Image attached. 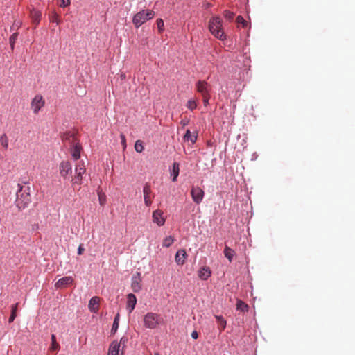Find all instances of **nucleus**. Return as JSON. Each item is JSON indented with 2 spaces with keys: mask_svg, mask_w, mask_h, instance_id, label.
Instances as JSON below:
<instances>
[{
  "mask_svg": "<svg viewBox=\"0 0 355 355\" xmlns=\"http://www.w3.org/2000/svg\"><path fill=\"white\" fill-rule=\"evenodd\" d=\"M236 309L241 312H248L249 309L248 305L242 301L241 300H237L236 301Z\"/></svg>",
  "mask_w": 355,
  "mask_h": 355,
  "instance_id": "4be33fe9",
  "label": "nucleus"
},
{
  "mask_svg": "<svg viewBox=\"0 0 355 355\" xmlns=\"http://www.w3.org/2000/svg\"><path fill=\"white\" fill-rule=\"evenodd\" d=\"M51 21L55 22L57 24H60L59 15L57 13H53L51 18Z\"/></svg>",
  "mask_w": 355,
  "mask_h": 355,
  "instance_id": "e433bc0d",
  "label": "nucleus"
},
{
  "mask_svg": "<svg viewBox=\"0 0 355 355\" xmlns=\"http://www.w3.org/2000/svg\"><path fill=\"white\" fill-rule=\"evenodd\" d=\"M51 341H52V344H51V349L52 350H56L59 347V345L56 343V338H55V336L54 334L51 335Z\"/></svg>",
  "mask_w": 355,
  "mask_h": 355,
  "instance_id": "473e14b6",
  "label": "nucleus"
},
{
  "mask_svg": "<svg viewBox=\"0 0 355 355\" xmlns=\"http://www.w3.org/2000/svg\"><path fill=\"white\" fill-rule=\"evenodd\" d=\"M216 319L218 324L220 326V331H222L226 327V321L222 316L216 315Z\"/></svg>",
  "mask_w": 355,
  "mask_h": 355,
  "instance_id": "cd10ccee",
  "label": "nucleus"
},
{
  "mask_svg": "<svg viewBox=\"0 0 355 355\" xmlns=\"http://www.w3.org/2000/svg\"><path fill=\"white\" fill-rule=\"evenodd\" d=\"M144 326L150 329H155L164 324L163 317L158 313L148 312L143 318Z\"/></svg>",
  "mask_w": 355,
  "mask_h": 355,
  "instance_id": "f03ea898",
  "label": "nucleus"
},
{
  "mask_svg": "<svg viewBox=\"0 0 355 355\" xmlns=\"http://www.w3.org/2000/svg\"><path fill=\"white\" fill-rule=\"evenodd\" d=\"M159 32L162 33L164 31V21L162 19H157L156 21Z\"/></svg>",
  "mask_w": 355,
  "mask_h": 355,
  "instance_id": "f704fd0d",
  "label": "nucleus"
},
{
  "mask_svg": "<svg viewBox=\"0 0 355 355\" xmlns=\"http://www.w3.org/2000/svg\"><path fill=\"white\" fill-rule=\"evenodd\" d=\"M103 198H102V197L101 196H99V201H100V204L101 205H103Z\"/></svg>",
  "mask_w": 355,
  "mask_h": 355,
  "instance_id": "37998d69",
  "label": "nucleus"
},
{
  "mask_svg": "<svg viewBox=\"0 0 355 355\" xmlns=\"http://www.w3.org/2000/svg\"><path fill=\"white\" fill-rule=\"evenodd\" d=\"M197 107V101L195 98L189 99L187 103V107L190 110H193Z\"/></svg>",
  "mask_w": 355,
  "mask_h": 355,
  "instance_id": "c85d7f7f",
  "label": "nucleus"
},
{
  "mask_svg": "<svg viewBox=\"0 0 355 355\" xmlns=\"http://www.w3.org/2000/svg\"><path fill=\"white\" fill-rule=\"evenodd\" d=\"M196 87L197 92H199L202 96L210 95V85L205 80H198L196 84Z\"/></svg>",
  "mask_w": 355,
  "mask_h": 355,
  "instance_id": "9d476101",
  "label": "nucleus"
},
{
  "mask_svg": "<svg viewBox=\"0 0 355 355\" xmlns=\"http://www.w3.org/2000/svg\"><path fill=\"white\" fill-rule=\"evenodd\" d=\"M191 337L193 338V339H197L198 338V333L196 331H193L192 333H191Z\"/></svg>",
  "mask_w": 355,
  "mask_h": 355,
  "instance_id": "79ce46f5",
  "label": "nucleus"
},
{
  "mask_svg": "<svg viewBox=\"0 0 355 355\" xmlns=\"http://www.w3.org/2000/svg\"><path fill=\"white\" fill-rule=\"evenodd\" d=\"M153 223H156L158 226L161 227L165 224L166 216L164 215L163 211L160 209H156L153 212L152 215Z\"/></svg>",
  "mask_w": 355,
  "mask_h": 355,
  "instance_id": "9b49d317",
  "label": "nucleus"
},
{
  "mask_svg": "<svg viewBox=\"0 0 355 355\" xmlns=\"http://www.w3.org/2000/svg\"><path fill=\"white\" fill-rule=\"evenodd\" d=\"M86 168L85 166V163L83 162H80L76 166L75 168V178L72 179V182L73 184H81L83 175L85 173Z\"/></svg>",
  "mask_w": 355,
  "mask_h": 355,
  "instance_id": "423d86ee",
  "label": "nucleus"
},
{
  "mask_svg": "<svg viewBox=\"0 0 355 355\" xmlns=\"http://www.w3.org/2000/svg\"><path fill=\"white\" fill-rule=\"evenodd\" d=\"M180 173V164L178 162H174L173 164V168L171 172V175L173 176L172 181L176 182L177 178Z\"/></svg>",
  "mask_w": 355,
  "mask_h": 355,
  "instance_id": "412c9836",
  "label": "nucleus"
},
{
  "mask_svg": "<svg viewBox=\"0 0 355 355\" xmlns=\"http://www.w3.org/2000/svg\"><path fill=\"white\" fill-rule=\"evenodd\" d=\"M61 3L60 6L62 7H67L70 5V0H60Z\"/></svg>",
  "mask_w": 355,
  "mask_h": 355,
  "instance_id": "58836bf2",
  "label": "nucleus"
},
{
  "mask_svg": "<svg viewBox=\"0 0 355 355\" xmlns=\"http://www.w3.org/2000/svg\"><path fill=\"white\" fill-rule=\"evenodd\" d=\"M202 97V101H203L205 106H207L209 104V101L211 97L210 95H206V96H203Z\"/></svg>",
  "mask_w": 355,
  "mask_h": 355,
  "instance_id": "4c0bfd02",
  "label": "nucleus"
},
{
  "mask_svg": "<svg viewBox=\"0 0 355 355\" xmlns=\"http://www.w3.org/2000/svg\"><path fill=\"white\" fill-rule=\"evenodd\" d=\"M184 140L187 141H191V142L193 144L197 140V135H192L190 130H187L184 136Z\"/></svg>",
  "mask_w": 355,
  "mask_h": 355,
  "instance_id": "b1692460",
  "label": "nucleus"
},
{
  "mask_svg": "<svg viewBox=\"0 0 355 355\" xmlns=\"http://www.w3.org/2000/svg\"><path fill=\"white\" fill-rule=\"evenodd\" d=\"M187 258V253L184 250H179L176 252L175 260L178 265L182 266Z\"/></svg>",
  "mask_w": 355,
  "mask_h": 355,
  "instance_id": "a211bd4d",
  "label": "nucleus"
},
{
  "mask_svg": "<svg viewBox=\"0 0 355 355\" xmlns=\"http://www.w3.org/2000/svg\"><path fill=\"white\" fill-rule=\"evenodd\" d=\"M209 30L214 37L225 40L226 36L223 31L222 19L219 17H213L209 21Z\"/></svg>",
  "mask_w": 355,
  "mask_h": 355,
  "instance_id": "f257e3e1",
  "label": "nucleus"
},
{
  "mask_svg": "<svg viewBox=\"0 0 355 355\" xmlns=\"http://www.w3.org/2000/svg\"><path fill=\"white\" fill-rule=\"evenodd\" d=\"M100 297L94 296L89 302L88 307L91 312L97 313L99 310Z\"/></svg>",
  "mask_w": 355,
  "mask_h": 355,
  "instance_id": "2eb2a0df",
  "label": "nucleus"
},
{
  "mask_svg": "<svg viewBox=\"0 0 355 355\" xmlns=\"http://www.w3.org/2000/svg\"><path fill=\"white\" fill-rule=\"evenodd\" d=\"M211 275L209 267H202L198 271V277L202 280H207Z\"/></svg>",
  "mask_w": 355,
  "mask_h": 355,
  "instance_id": "6ab92c4d",
  "label": "nucleus"
},
{
  "mask_svg": "<svg viewBox=\"0 0 355 355\" xmlns=\"http://www.w3.org/2000/svg\"><path fill=\"white\" fill-rule=\"evenodd\" d=\"M73 282L72 277L68 276L60 279L55 284L57 288H64L67 285L71 284Z\"/></svg>",
  "mask_w": 355,
  "mask_h": 355,
  "instance_id": "dca6fc26",
  "label": "nucleus"
},
{
  "mask_svg": "<svg viewBox=\"0 0 355 355\" xmlns=\"http://www.w3.org/2000/svg\"><path fill=\"white\" fill-rule=\"evenodd\" d=\"M18 307V303H16L15 304L12 306V310H11V315L8 319L9 323H11L14 321L17 316V311Z\"/></svg>",
  "mask_w": 355,
  "mask_h": 355,
  "instance_id": "393cba45",
  "label": "nucleus"
},
{
  "mask_svg": "<svg viewBox=\"0 0 355 355\" xmlns=\"http://www.w3.org/2000/svg\"><path fill=\"white\" fill-rule=\"evenodd\" d=\"M174 242V238L171 236L166 237L162 242V245L166 248L170 247Z\"/></svg>",
  "mask_w": 355,
  "mask_h": 355,
  "instance_id": "bb28decb",
  "label": "nucleus"
},
{
  "mask_svg": "<svg viewBox=\"0 0 355 355\" xmlns=\"http://www.w3.org/2000/svg\"><path fill=\"white\" fill-rule=\"evenodd\" d=\"M154 355H160L159 353H155Z\"/></svg>",
  "mask_w": 355,
  "mask_h": 355,
  "instance_id": "c03bdc74",
  "label": "nucleus"
},
{
  "mask_svg": "<svg viewBox=\"0 0 355 355\" xmlns=\"http://www.w3.org/2000/svg\"><path fill=\"white\" fill-rule=\"evenodd\" d=\"M59 172L64 179H67L68 175L72 173L71 163L69 161H62L59 165Z\"/></svg>",
  "mask_w": 355,
  "mask_h": 355,
  "instance_id": "1a4fd4ad",
  "label": "nucleus"
},
{
  "mask_svg": "<svg viewBox=\"0 0 355 355\" xmlns=\"http://www.w3.org/2000/svg\"><path fill=\"white\" fill-rule=\"evenodd\" d=\"M18 187L19 189L17 193L15 204L19 209H24L27 207L31 202V196L28 192L22 190V186L18 184Z\"/></svg>",
  "mask_w": 355,
  "mask_h": 355,
  "instance_id": "39448f33",
  "label": "nucleus"
},
{
  "mask_svg": "<svg viewBox=\"0 0 355 355\" xmlns=\"http://www.w3.org/2000/svg\"><path fill=\"white\" fill-rule=\"evenodd\" d=\"M155 16V12L152 10H141L132 17V24L136 28L140 27L146 21L151 19Z\"/></svg>",
  "mask_w": 355,
  "mask_h": 355,
  "instance_id": "20e7f679",
  "label": "nucleus"
},
{
  "mask_svg": "<svg viewBox=\"0 0 355 355\" xmlns=\"http://www.w3.org/2000/svg\"><path fill=\"white\" fill-rule=\"evenodd\" d=\"M144 203L147 207H150L153 203V198L151 197V188L148 183H146L143 187Z\"/></svg>",
  "mask_w": 355,
  "mask_h": 355,
  "instance_id": "f8f14e48",
  "label": "nucleus"
},
{
  "mask_svg": "<svg viewBox=\"0 0 355 355\" xmlns=\"http://www.w3.org/2000/svg\"><path fill=\"white\" fill-rule=\"evenodd\" d=\"M45 101L41 95H36L31 103V109L34 114H37L40 109L44 106Z\"/></svg>",
  "mask_w": 355,
  "mask_h": 355,
  "instance_id": "6e6552de",
  "label": "nucleus"
},
{
  "mask_svg": "<svg viewBox=\"0 0 355 355\" xmlns=\"http://www.w3.org/2000/svg\"><path fill=\"white\" fill-rule=\"evenodd\" d=\"M235 254V252L231 249L227 245H225L224 249V255L229 260L230 262H232V258Z\"/></svg>",
  "mask_w": 355,
  "mask_h": 355,
  "instance_id": "5701e85b",
  "label": "nucleus"
},
{
  "mask_svg": "<svg viewBox=\"0 0 355 355\" xmlns=\"http://www.w3.org/2000/svg\"><path fill=\"white\" fill-rule=\"evenodd\" d=\"M141 273L137 272L132 277L131 288L135 293L140 291L141 289Z\"/></svg>",
  "mask_w": 355,
  "mask_h": 355,
  "instance_id": "ddd939ff",
  "label": "nucleus"
},
{
  "mask_svg": "<svg viewBox=\"0 0 355 355\" xmlns=\"http://www.w3.org/2000/svg\"><path fill=\"white\" fill-rule=\"evenodd\" d=\"M62 139L64 141H68L71 144V153L72 157L75 160H78L80 157L82 146L78 141H76L75 134L71 132H66L64 134Z\"/></svg>",
  "mask_w": 355,
  "mask_h": 355,
  "instance_id": "7ed1b4c3",
  "label": "nucleus"
},
{
  "mask_svg": "<svg viewBox=\"0 0 355 355\" xmlns=\"http://www.w3.org/2000/svg\"><path fill=\"white\" fill-rule=\"evenodd\" d=\"M0 143H1V146L3 148H5L6 149L8 148V138L6 136V134H3L2 135H1V137H0Z\"/></svg>",
  "mask_w": 355,
  "mask_h": 355,
  "instance_id": "c756f323",
  "label": "nucleus"
},
{
  "mask_svg": "<svg viewBox=\"0 0 355 355\" xmlns=\"http://www.w3.org/2000/svg\"><path fill=\"white\" fill-rule=\"evenodd\" d=\"M17 37H18V33H15L10 37V47H11V49H12V50L14 49L15 44L16 42Z\"/></svg>",
  "mask_w": 355,
  "mask_h": 355,
  "instance_id": "2f4dec72",
  "label": "nucleus"
},
{
  "mask_svg": "<svg viewBox=\"0 0 355 355\" xmlns=\"http://www.w3.org/2000/svg\"><path fill=\"white\" fill-rule=\"evenodd\" d=\"M121 144L123 146V148H125L126 147V139L124 135H121Z\"/></svg>",
  "mask_w": 355,
  "mask_h": 355,
  "instance_id": "ea45409f",
  "label": "nucleus"
},
{
  "mask_svg": "<svg viewBox=\"0 0 355 355\" xmlns=\"http://www.w3.org/2000/svg\"><path fill=\"white\" fill-rule=\"evenodd\" d=\"M223 15L225 19L232 20L234 18V12H232L230 10H225L223 12Z\"/></svg>",
  "mask_w": 355,
  "mask_h": 355,
  "instance_id": "72a5a7b5",
  "label": "nucleus"
},
{
  "mask_svg": "<svg viewBox=\"0 0 355 355\" xmlns=\"http://www.w3.org/2000/svg\"><path fill=\"white\" fill-rule=\"evenodd\" d=\"M127 340L124 337L121 338L120 343L117 341H113L109 347L107 355H119V349L121 347V343L122 342H125Z\"/></svg>",
  "mask_w": 355,
  "mask_h": 355,
  "instance_id": "4468645a",
  "label": "nucleus"
},
{
  "mask_svg": "<svg viewBox=\"0 0 355 355\" xmlns=\"http://www.w3.org/2000/svg\"><path fill=\"white\" fill-rule=\"evenodd\" d=\"M191 196L193 202L200 204L205 196L204 191L199 187H192L191 189Z\"/></svg>",
  "mask_w": 355,
  "mask_h": 355,
  "instance_id": "0eeeda50",
  "label": "nucleus"
},
{
  "mask_svg": "<svg viewBox=\"0 0 355 355\" xmlns=\"http://www.w3.org/2000/svg\"><path fill=\"white\" fill-rule=\"evenodd\" d=\"M30 15H31L33 22L35 24V26H37L40 21V18H41V15H42L41 12L38 10L33 9V10H31Z\"/></svg>",
  "mask_w": 355,
  "mask_h": 355,
  "instance_id": "aec40b11",
  "label": "nucleus"
},
{
  "mask_svg": "<svg viewBox=\"0 0 355 355\" xmlns=\"http://www.w3.org/2000/svg\"><path fill=\"white\" fill-rule=\"evenodd\" d=\"M236 21L238 24H241L243 27L247 25V21L241 16H238Z\"/></svg>",
  "mask_w": 355,
  "mask_h": 355,
  "instance_id": "c9c22d12",
  "label": "nucleus"
},
{
  "mask_svg": "<svg viewBox=\"0 0 355 355\" xmlns=\"http://www.w3.org/2000/svg\"><path fill=\"white\" fill-rule=\"evenodd\" d=\"M136 304V296L132 293L128 294L127 295V309L128 310L130 313H132V311L135 309Z\"/></svg>",
  "mask_w": 355,
  "mask_h": 355,
  "instance_id": "f3484780",
  "label": "nucleus"
},
{
  "mask_svg": "<svg viewBox=\"0 0 355 355\" xmlns=\"http://www.w3.org/2000/svg\"><path fill=\"white\" fill-rule=\"evenodd\" d=\"M119 318H120V315L118 313L116 315L115 318H114V322H113V324H112V329H111V331L113 334H115L116 331H117L118 328H119Z\"/></svg>",
  "mask_w": 355,
  "mask_h": 355,
  "instance_id": "a878e982",
  "label": "nucleus"
},
{
  "mask_svg": "<svg viewBox=\"0 0 355 355\" xmlns=\"http://www.w3.org/2000/svg\"><path fill=\"white\" fill-rule=\"evenodd\" d=\"M135 149L137 153H141L144 150L143 142L141 140L136 141L135 144Z\"/></svg>",
  "mask_w": 355,
  "mask_h": 355,
  "instance_id": "7c9ffc66",
  "label": "nucleus"
},
{
  "mask_svg": "<svg viewBox=\"0 0 355 355\" xmlns=\"http://www.w3.org/2000/svg\"><path fill=\"white\" fill-rule=\"evenodd\" d=\"M84 250H85V249H84V248L83 247V245H82V244H80V245H79L78 248V254L79 255L82 254H83V252H84Z\"/></svg>",
  "mask_w": 355,
  "mask_h": 355,
  "instance_id": "a19ab883",
  "label": "nucleus"
}]
</instances>
